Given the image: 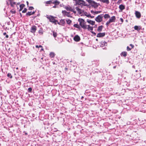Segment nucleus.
Returning a JSON list of instances; mask_svg holds the SVG:
<instances>
[{"instance_id":"4be33fe9","label":"nucleus","mask_w":146,"mask_h":146,"mask_svg":"<svg viewBox=\"0 0 146 146\" xmlns=\"http://www.w3.org/2000/svg\"><path fill=\"white\" fill-rule=\"evenodd\" d=\"M25 6V5L24 4H21L20 5L19 11H21L22 10L24 7Z\"/></svg>"},{"instance_id":"bf43d9fd","label":"nucleus","mask_w":146,"mask_h":146,"mask_svg":"<svg viewBox=\"0 0 146 146\" xmlns=\"http://www.w3.org/2000/svg\"><path fill=\"white\" fill-rule=\"evenodd\" d=\"M57 130V129H56V130H55V131H57V130Z\"/></svg>"},{"instance_id":"3c124183","label":"nucleus","mask_w":146,"mask_h":146,"mask_svg":"<svg viewBox=\"0 0 146 146\" xmlns=\"http://www.w3.org/2000/svg\"><path fill=\"white\" fill-rule=\"evenodd\" d=\"M97 27V25H96L94 27V28H96V27Z\"/></svg>"},{"instance_id":"a878e982","label":"nucleus","mask_w":146,"mask_h":146,"mask_svg":"<svg viewBox=\"0 0 146 146\" xmlns=\"http://www.w3.org/2000/svg\"><path fill=\"white\" fill-rule=\"evenodd\" d=\"M74 27L78 29H80V26L78 24H75L74 25Z\"/></svg>"},{"instance_id":"20e7f679","label":"nucleus","mask_w":146,"mask_h":146,"mask_svg":"<svg viewBox=\"0 0 146 146\" xmlns=\"http://www.w3.org/2000/svg\"><path fill=\"white\" fill-rule=\"evenodd\" d=\"M103 14H101L98 15L95 18V20L98 22L100 23L102 21V18L103 17Z\"/></svg>"},{"instance_id":"7c9ffc66","label":"nucleus","mask_w":146,"mask_h":146,"mask_svg":"<svg viewBox=\"0 0 146 146\" xmlns=\"http://www.w3.org/2000/svg\"><path fill=\"white\" fill-rule=\"evenodd\" d=\"M66 15L68 17H70V13L67 12L66 14H65V15Z\"/></svg>"},{"instance_id":"b1692460","label":"nucleus","mask_w":146,"mask_h":146,"mask_svg":"<svg viewBox=\"0 0 146 146\" xmlns=\"http://www.w3.org/2000/svg\"><path fill=\"white\" fill-rule=\"evenodd\" d=\"M52 35L54 38H56L57 35V33L54 31L52 32Z\"/></svg>"},{"instance_id":"5fc2aeb1","label":"nucleus","mask_w":146,"mask_h":146,"mask_svg":"<svg viewBox=\"0 0 146 146\" xmlns=\"http://www.w3.org/2000/svg\"><path fill=\"white\" fill-rule=\"evenodd\" d=\"M56 7L55 6L53 7H54V8H55Z\"/></svg>"},{"instance_id":"49530a36","label":"nucleus","mask_w":146,"mask_h":146,"mask_svg":"<svg viewBox=\"0 0 146 146\" xmlns=\"http://www.w3.org/2000/svg\"><path fill=\"white\" fill-rule=\"evenodd\" d=\"M26 3H27V5L28 6L29 5V2L28 1H27Z\"/></svg>"},{"instance_id":"8fccbe9b","label":"nucleus","mask_w":146,"mask_h":146,"mask_svg":"<svg viewBox=\"0 0 146 146\" xmlns=\"http://www.w3.org/2000/svg\"><path fill=\"white\" fill-rule=\"evenodd\" d=\"M41 51H43L44 50V49L43 48H42L41 49V50H40Z\"/></svg>"},{"instance_id":"4d7b16f0","label":"nucleus","mask_w":146,"mask_h":146,"mask_svg":"<svg viewBox=\"0 0 146 146\" xmlns=\"http://www.w3.org/2000/svg\"><path fill=\"white\" fill-rule=\"evenodd\" d=\"M18 69V68H16V69Z\"/></svg>"},{"instance_id":"6e6552de","label":"nucleus","mask_w":146,"mask_h":146,"mask_svg":"<svg viewBox=\"0 0 146 146\" xmlns=\"http://www.w3.org/2000/svg\"><path fill=\"white\" fill-rule=\"evenodd\" d=\"M36 30V27L35 25L32 26L31 28V32L34 33H35Z\"/></svg>"},{"instance_id":"2eb2a0df","label":"nucleus","mask_w":146,"mask_h":146,"mask_svg":"<svg viewBox=\"0 0 146 146\" xmlns=\"http://www.w3.org/2000/svg\"><path fill=\"white\" fill-rule=\"evenodd\" d=\"M52 3L55 4V5H58L60 3V2L57 0H55L52 1Z\"/></svg>"},{"instance_id":"e433bc0d","label":"nucleus","mask_w":146,"mask_h":146,"mask_svg":"<svg viewBox=\"0 0 146 146\" xmlns=\"http://www.w3.org/2000/svg\"><path fill=\"white\" fill-rule=\"evenodd\" d=\"M67 12L66 11H62V13H63V14L64 15L65 14H66V13Z\"/></svg>"},{"instance_id":"423d86ee","label":"nucleus","mask_w":146,"mask_h":146,"mask_svg":"<svg viewBox=\"0 0 146 146\" xmlns=\"http://www.w3.org/2000/svg\"><path fill=\"white\" fill-rule=\"evenodd\" d=\"M76 4L81 6L85 5V3L82 0H76Z\"/></svg>"},{"instance_id":"4468645a","label":"nucleus","mask_w":146,"mask_h":146,"mask_svg":"<svg viewBox=\"0 0 146 146\" xmlns=\"http://www.w3.org/2000/svg\"><path fill=\"white\" fill-rule=\"evenodd\" d=\"M55 55V54L53 52H50L49 54V56L50 58H54Z\"/></svg>"},{"instance_id":"69168bd1","label":"nucleus","mask_w":146,"mask_h":146,"mask_svg":"<svg viewBox=\"0 0 146 146\" xmlns=\"http://www.w3.org/2000/svg\"><path fill=\"white\" fill-rule=\"evenodd\" d=\"M11 0H10V1Z\"/></svg>"},{"instance_id":"37998d69","label":"nucleus","mask_w":146,"mask_h":146,"mask_svg":"<svg viewBox=\"0 0 146 146\" xmlns=\"http://www.w3.org/2000/svg\"><path fill=\"white\" fill-rule=\"evenodd\" d=\"M120 20L121 21V22L122 23H123V19L121 18L120 19Z\"/></svg>"},{"instance_id":"c85d7f7f","label":"nucleus","mask_w":146,"mask_h":146,"mask_svg":"<svg viewBox=\"0 0 146 146\" xmlns=\"http://www.w3.org/2000/svg\"><path fill=\"white\" fill-rule=\"evenodd\" d=\"M32 15L31 12H29L27 13L26 15L27 16H30Z\"/></svg>"},{"instance_id":"a18cd8bd","label":"nucleus","mask_w":146,"mask_h":146,"mask_svg":"<svg viewBox=\"0 0 146 146\" xmlns=\"http://www.w3.org/2000/svg\"><path fill=\"white\" fill-rule=\"evenodd\" d=\"M68 69V68H65V70L66 71Z\"/></svg>"},{"instance_id":"9d476101","label":"nucleus","mask_w":146,"mask_h":146,"mask_svg":"<svg viewBox=\"0 0 146 146\" xmlns=\"http://www.w3.org/2000/svg\"><path fill=\"white\" fill-rule=\"evenodd\" d=\"M105 33H99L97 34V37H102L105 36Z\"/></svg>"},{"instance_id":"0e129e2a","label":"nucleus","mask_w":146,"mask_h":146,"mask_svg":"<svg viewBox=\"0 0 146 146\" xmlns=\"http://www.w3.org/2000/svg\"><path fill=\"white\" fill-rule=\"evenodd\" d=\"M140 74H139V76H140Z\"/></svg>"},{"instance_id":"052dcab7","label":"nucleus","mask_w":146,"mask_h":146,"mask_svg":"<svg viewBox=\"0 0 146 146\" xmlns=\"http://www.w3.org/2000/svg\"><path fill=\"white\" fill-rule=\"evenodd\" d=\"M25 134H27V133H26Z\"/></svg>"},{"instance_id":"ea45409f","label":"nucleus","mask_w":146,"mask_h":146,"mask_svg":"<svg viewBox=\"0 0 146 146\" xmlns=\"http://www.w3.org/2000/svg\"><path fill=\"white\" fill-rule=\"evenodd\" d=\"M34 8L33 7H29V10H33V9H34Z\"/></svg>"},{"instance_id":"864d4df0","label":"nucleus","mask_w":146,"mask_h":146,"mask_svg":"<svg viewBox=\"0 0 146 146\" xmlns=\"http://www.w3.org/2000/svg\"><path fill=\"white\" fill-rule=\"evenodd\" d=\"M90 17L91 18H93L94 17V16H93V17H92V16H91V17Z\"/></svg>"},{"instance_id":"ddd939ff","label":"nucleus","mask_w":146,"mask_h":146,"mask_svg":"<svg viewBox=\"0 0 146 146\" xmlns=\"http://www.w3.org/2000/svg\"><path fill=\"white\" fill-rule=\"evenodd\" d=\"M65 9L67 11H71V10H72V8L70 6H66L64 7Z\"/></svg>"},{"instance_id":"aec40b11","label":"nucleus","mask_w":146,"mask_h":146,"mask_svg":"<svg viewBox=\"0 0 146 146\" xmlns=\"http://www.w3.org/2000/svg\"><path fill=\"white\" fill-rule=\"evenodd\" d=\"M87 26H88V27H87V29L88 31H92L93 30V27L90 26V25H88Z\"/></svg>"},{"instance_id":"412c9836","label":"nucleus","mask_w":146,"mask_h":146,"mask_svg":"<svg viewBox=\"0 0 146 146\" xmlns=\"http://www.w3.org/2000/svg\"><path fill=\"white\" fill-rule=\"evenodd\" d=\"M103 26L102 25H101L100 26L98 27V29H97V31L98 32H100L103 29Z\"/></svg>"},{"instance_id":"f03ea898","label":"nucleus","mask_w":146,"mask_h":146,"mask_svg":"<svg viewBox=\"0 0 146 146\" xmlns=\"http://www.w3.org/2000/svg\"><path fill=\"white\" fill-rule=\"evenodd\" d=\"M47 18L49 20V21L51 22L52 23L55 24H56L57 23L58 24H59V23L58 22V21L57 20H56L54 17L51 15L47 16Z\"/></svg>"},{"instance_id":"72a5a7b5","label":"nucleus","mask_w":146,"mask_h":146,"mask_svg":"<svg viewBox=\"0 0 146 146\" xmlns=\"http://www.w3.org/2000/svg\"><path fill=\"white\" fill-rule=\"evenodd\" d=\"M32 90V89L31 88H29L28 89V91L29 92H31Z\"/></svg>"},{"instance_id":"6e6d98bb","label":"nucleus","mask_w":146,"mask_h":146,"mask_svg":"<svg viewBox=\"0 0 146 146\" xmlns=\"http://www.w3.org/2000/svg\"><path fill=\"white\" fill-rule=\"evenodd\" d=\"M83 98V96H82V97H81V99L82 98Z\"/></svg>"},{"instance_id":"e2e57ef3","label":"nucleus","mask_w":146,"mask_h":146,"mask_svg":"<svg viewBox=\"0 0 146 146\" xmlns=\"http://www.w3.org/2000/svg\"><path fill=\"white\" fill-rule=\"evenodd\" d=\"M21 15V14L20 13Z\"/></svg>"},{"instance_id":"bb28decb","label":"nucleus","mask_w":146,"mask_h":146,"mask_svg":"<svg viewBox=\"0 0 146 146\" xmlns=\"http://www.w3.org/2000/svg\"><path fill=\"white\" fill-rule=\"evenodd\" d=\"M52 0H50L49 1H47L45 3L47 4H51V3H52Z\"/></svg>"},{"instance_id":"39448f33","label":"nucleus","mask_w":146,"mask_h":146,"mask_svg":"<svg viewBox=\"0 0 146 146\" xmlns=\"http://www.w3.org/2000/svg\"><path fill=\"white\" fill-rule=\"evenodd\" d=\"M87 2L91 4L92 6L94 7H98V5L96 3L93 1L91 0H86Z\"/></svg>"},{"instance_id":"5701e85b","label":"nucleus","mask_w":146,"mask_h":146,"mask_svg":"<svg viewBox=\"0 0 146 146\" xmlns=\"http://www.w3.org/2000/svg\"><path fill=\"white\" fill-rule=\"evenodd\" d=\"M105 19H108L110 18V16L108 14H105L104 15H103Z\"/></svg>"},{"instance_id":"c03bdc74","label":"nucleus","mask_w":146,"mask_h":146,"mask_svg":"<svg viewBox=\"0 0 146 146\" xmlns=\"http://www.w3.org/2000/svg\"><path fill=\"white\" fill-rule=\"evenodd\" d=\"M35 13V11H33V12H31V13H32V15H34Z\"/></svg>"},{"instance_id":"cd10ccee","label":"nucleus","mask_w":146,"mask_h":146,"mask_svg":"<svg viewBox=\"0 0 146 146\" xmlns=\"http://www.w3.org/2000/svg\"><path fill=\"white\" fill-rule=\"evenodd\" d=\"M10 12L12 14H15L16 13V11L15 10L13 9H12L10 11Z\"/></svg>"},{"instance_id":"13d9d810","label":"nucleus","mask_w":146,"mask_h":146,"mask_svg":"<svg viewBox=\"0 0 146 146\" xmlns=\"http://www.w3.org/2000/svg\"><path fill=\"white\" fill-rule=\"evenodd\" d=\"M96 40H98V39H96Z\"/></svg>"},{"instance_id":"79ce46f5","label":"nucleus","mask_w":146,"mask_h":146,"mask_svg":"<svg viewBox=\"0 0 146 146\" xmlns=\"http://www.w3.org/2000/svg\"><path fill=\"white\" fill-rule=\"evenodd\" d=\"M72 10H71V11H72L74 13H76V11L74 10V9H72Z\"/></svg>"},{"instance_id":"6ab92c4d","label":"nucleus","mask_w":146,"mask_h":146,"mask_svg":"<svg viewBox=\"0 0 146 146\" xmlns=\"http://www.w3.org/2000/svg\"><path fill=\"white\" fill-rule=\"evenodd\" d=\"M134 29L135 30L137 31H139L141 29L140 26L138 27L137 26H135L134 27Z\"/></svg>"},{"instance_id":"a211bd4d","label":"nucleus","mask_w":146,"mask_h":146,"mask_svg":"<svg viewBox=\"0 0 146 146\" xmlns=\"http://www.w3.org/2000/svg\"><path fill=\"white\" fill-rule=\"evenodd\" d=\"M16 3L15 2L13 1L12 0L10 1V4L11 7H13L14 5Z\"/></svg>"},{"instance_id":"c756f323","label":"nucleus","mask_w":146,"mask_h":146,"mask_svg":"<svg viewBox=\"0 0 146 146\" xmlns=\"http://www.w3.org/2000/svg\"><path fill=\"white\" fill-rule=\"evenodd\" d=\"M38 33L40 35H42L43 34V32L42 31V29H40L38 31Z\"/></svg>"},{"instance_id":"603ef678","label":"nucleus","mask_w":146,"mask_h":146,"mask_svg":"<svg viewBox=\"0 0 146 146\" xmlns=\"http://www.w3.org/2000/svg\"><path fill=\"white\" fill-rule=\"evenodd\" d=\"M88 17H91L90 15H88Z\"/></svg>"},{"instance_id":"1a4fd4ad","label":"nucleus","mask_w":146,"mask_h":146,"mask_svg":"<svg viewBox=\"0 0 146 146\" xmlns=\"http://www.w3.org/2000/svg\"><path fill=\"white\" fill-rule=\"evenodd\" d=\"M135 14L137 18L139 19L141 17V14L140 12L138 11H135Z\"/></svg>"},{"instance_id":"393cba45","label":"nucleus","mask_w":146,"mask_h":146,"mask_svg":"<svg viewBox=\"0 0 146 146\" xmlns=\"http://www.w3.org/2000/svg\"><path fill=\"white\" fill-rule=\"evenodd\" d=\"M67 23L68 24H70L72 22V21L69 19H66Z\"/></svg>"},{"instance_id":"473e14b6","label":"nucleus","mask_w":146,"mask_h":146,"mask_svg":"<svg viewBox=\"0 0 146 146\" xmlns=\"http://www.w3.org/2000/svg\"><path fill=\"white\" fill-rule=\"evenodd\" d=\"M3 35L5 36V37L7 38L9 37V36L7 35H6V33L5 32L3 33Z\"/></svg>"},{"instance_id":"c9c22d12","label":"nucleus","mask_w":146,"mask_h":146,"mask_svg":"<svg viewBox=\"0 0 146 146\" xmlns=\"http://www.w3.org/2000/svg\"><path fill=\"white\" fill-rule=\"evenodd\" d=\"M132 48H130L128 46H127V50L128 51H130Z\"/></svg>"},{"instance_id":"dca6fc26","label":"nucleus","mask_w":146,"mask_h":146,"mask_svg":"<svg viewBox=\"0 0 146 146\" xmlns=\"http://www.w3.org/2000/svg\"><path fill=\"white\" fill-rule=\"evenodd\" d=\"M76 10L78 11V13H79L80 14H81L83 12V11L82 10H81L78 7H76Z\"/></svg>"},{"instance_id":"a19ab883","label":"nucleus","mask_w":146,"mask_h":146,"mask_svg":"<svg viewBox=\"0 0 146 146\" xmlns=\"http://www.w3.org/2000/svg\"><path fill=\"white\" fill-rule=\"evenodd\" d=\"M129 46L131 47V48H132V49L134 47V45L132 44H130L129 45Z\"/></svg>"},{"instance_id":"de8ad7c7","label":"nucleus","mask_w":146,"mask_h":146,"mask_svg":"<svg viewBox=\"0 0 146 146\" xmlns=\"http://www.w3.org/2000/svg\"><path fill=\"white\" fill-rule=\"evenodd\" d=\"M35 47L36 48H39V46L38 45H36L35 46Z\"/></svg>"},{"instance_id":"f704fd0d","label":"nucleus","mask_w":146,"mask_h":146,"mask_svg":"<svg viewBox=\"0 0 146 146\" xmlns=\"http://www.w3.org/2000/svg\"><path fill=\"white\" fill-rule=\"evenodd\" d=\"M27 9L26 8H25L22 11V12L23 13H25L27 12Z\"/></svg>"},{"instance_id":"4c0bfd02","label":"nucleus","mask_w":146,"mask_h":146,"mask_svg":"<svg viewBox=\"0 0 146 146\" xmlns=\"http://www.w3.org/2000/svg\"><path fill=\"white\" fill-rule=\"evenodd\" d=\"M7 76L8 77L10 78H12V76L11 75V74H7Z\"/></svg>"},{"instance_id":"58836bf2","label":"nucleus","mask_w":146,"mask_h":146,"mask_svg":"<svg viewBox=\"0 0 146 146\" xmlns=\"http://www.w3.org/2000/svg\"><path fill=\"white\" fill-rule=\"evenodd\" d=\"M122 0H119L117 2V4L118 5H119L122 1Z\"/></svg>"},{"instance_id":"2f4dec72","label":"nucleus","mask_w":146,"mask_h":146,"mask_svg":"<svg viewBox=\"0 0 146 146\" xmlns=\"http://www.w3.org/2000/svg\"><path fill=\"white\" fill-rule=\"evenodd\" d=\"M91 12L92 13H94L95 14H98V13H100L101 12V11H97L94 12L93 11H91Z\"/></svg>"},{"instance_id":"09e8293b","label":"nucleus","mask_w":146,"mask_h":146,"mask_svg":"<svg viewBox=\"0 0 146 146\" xmlns=\"http://www.w3.org/2000/svg\"><path fill=\"white\" fill-rule=\"evenodd\" d=\"M39 47H40V48H42V46L41 45H39Z\"/></svg>"},{"instance_id":"0eeeda50","label":"nucleus","mask_w":146,"mask_h":146,"mask_svg":"<svg viewBox=\"0 0 146 146\" xmlns=\"http://www.w3.org/2000/svg\"><path fill=\"white\" fill-rule=\"evenodd\" d=\"M74 40L76 42H78L80 40V37L78 35H76L74 37Z\"/></svg>"},{"instance_id":"f3484780","label":"nucleus","mask_w":146,"mask_h":146,"mask_svg":"<svg viewBox=\"0 0 146 146\" xmlns=\"http://www.w3.org/2000/svg\"><path fill=\"white\" fill-rule=\"evenodd\" d=\"M127 53L126 52L124 51L122 52L121 54V56H123V57H126L127 56Z\"/></svg>"},{"instance_id":"680f3d73","label":"nucleus","mask_w":146,"mask_h":146,"mask_svg":"<svg viewBox=\"0 0 146 146\" xmlns=\"http://www.w3.org/2000/svg\"><path fill=\"white\" fill-rule=\"evenodd\" d=\"M19 3H18L17 4H19Z\"/></svg>"},{"instance_id":"7ed1b4c3","label":"nucleus","mask_w":146,"mask_h":146,"mask_svg":"<svg viewBox=\"0 0 146 146\" xmlns=\"http://www.w3.org/2000/svg\"><path fill=\"white\" fill-rule=\"evenodd\" d=\"M116 19L115 17V16H113L111 17V18L106 23V25L108 27L109 25L111 22H114L115 21Z\"/></svg>"},{"instance_id":"9b49d317","label":"nucleus","mask_w":146,"mask_h":146,"mask_svg":"<svg viewBox=\"0 0 146 146\" xmlns=\"http://www.w3.org/2000/svg\"><path fill=\"white\" fill-rule=\"evenodd\" d=\"M87 21L88 23L92 25H94L95 23V21H92L90 19H87Z\"/></svg>"},{"instance_id":"f8f14e48","label":"nucleus","mask_w":146,"mask_h":146,"mask_svg":"<svg viewBox=\"0 0 146 146\" xmlns=\"http://www.w3.org/2000/svg\"><path fill=\"white\" fill-rule=\"evenodd\" d=\"M125 5L121 4L119 5V8L121 11H122L125 9Z\"/></svg>"},{"instance_id":"f257e3e1","label":"nucleus","mask_w":146,"mask_h":146,"mask_svg":"<svg viewBox=\"0 0 146 146\" xmlns=\"http://www.w3.org/2000/svg\"><path fill=\"white\" fill-rule=\"evenodd\" d=\"M78 21L79 22L80 25L82 28L84 29H87V25H86V22H85L84 20L79 18L78 19Z\"/></svg>"}]
</instances>
